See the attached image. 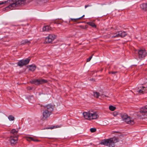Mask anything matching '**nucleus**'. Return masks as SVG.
Segmentation results:
<instances>
[{
	"label": "nucleus",
	"mask_w": 147,
	"mask_h": 147,
	"mask_svg": "<svg viewBox=\"0 0 147 147\" xmlns=\"http://www.w3.org/2000/svg\"><path fill=\"white\" fill-rule=\"evenodd\" d=\"M118 141L119 140L117 138L113 137L108 139L102 140L100 144L109 147H114L115 146V143Z\"/></svg>",
	"instance_id": "nucleus-1"
},
{
	"label": "nucleus",
	"mask_w": 147,
	"mask_h": 147,
	"mask_svg": "<svg viewBox=\"0 0 147 147\" xmlns=\"http://www.w3.org/2000/svg\"><path fill=\"white\" fill-rule=\"evenodd\" d=\"M7 2L9 3L10 5L6 7V9H7L8 8L12 9L13 8L20 6L24 3L23 0H9L7 1Z\"/></svg>",
	"instance_id": "nucleus-2"
},
{
	"label": "nucleus",
	"mask_w": 147,
	"mask_h": 147,
	"mask_svg": "<svg viewBox=\"0 0 147 147\" xmlns=\"http://www.w3.org/2000/svg\"><path fill=\"white\" fill-rule=\"evenodd\" d=\"M127 35L126 32L123 31L113 32L111 33L110 37L113 38H115L123 37Z\"/></svg>",
	"instance_id": "nucleus-3"
},
{
	"label": "nucleus",
	"mask_w": 147,
	"mask_h": 147,
	"mask_svg": "<svg viewBox=\"0 0 147 147\" xmlns=\"http://www.w3.org/2000/svg\"><path fill=\"white\" fill-rule=\"evenodd\" d=\"M123 120L127 123L133 125L134 124V122L133 119L125 113L124 114L121 115Z\"/></svg>",
	"instance_id": "nucleus-4"
},
{
	"label": "nucleus",
	"mask_w": 147,
	"mask_h": 147,
	"mask_svg": "<svg viewBox=\"0 0 147 147\" xmlns=\"http://www.w3.org/2000/svg\"><path fill=\"white\" fill-rule=\"evenodd\" d=\"M136 52L138 53V57L140 60L144 58L147 54L146 51L144 49H139L136 51Z\"/></svg>",
	"instance_id": "nucleus-5"
},
{
	"label": "nucleus",
	"mask_w": 147,
	"mask_h": 147,
	"mask_svg": "<svg viewBox=\"0 0 147 147\" xmlns=\"http://www.w3.org/2000/svg\"><path fill=\"white\" fill-rule=\"evenodd\" d=\"M47 81L43 79H35L32 80L30 81L31 83L34 84L36 85L39 84H42L44 83H46L47 82Z\"/></svg>",
	"instance_id": "nucleus-6"
},
{
	"label": "nucleus",
	"mask_w": 147,
	"mask_h": 147,
	"mask_svg": "<svg viewBox=\"0 0 147 147\" xmlns=\"http://www.w3.org/2000/svg\"><path fill=\"white\" fill-rule=\"evenodd\" d=\"M30 60V59L28 58L21 60L18 62V65L20 67H22L24 65L28 64Z\"/></svg>",
	"instance_id": "nucleus-7"
},
{
	"label": "nucleus",
	"mask_w": 147,
	"mask_h": 147,
	"mask_svg": "<svg viewBox=\"0 0 147 147\" xmlns=\"http://www.w3.org/2000/svg\"><path fill=\"white\" fill-rule=\"evenodd\" d=\"M56 38V36L54 34H50L45 38V41L47 43H50Z\"/></svg>",
	"instance_id": "nucleus-8"
},
{
	"label": "nucleus",
	"mask_w": 147,
	"mask_h": 147,
	"mask_svg": "<svg viewBox=\"0 0 147 147\" xmlns=\"http://www.w3.org/2000/svg\"><path fill=\"white\" fill-rule=\"evenodd\" d=\"M51 114V111L45 109L43 112L42 119L43 120L46 119L47 118L50 116Z\"/></svg>",
	"instance_id": "nucleus-9"
},
{
	"label": "nucleus",
	"mask_w": 147,
	"mask_h": 147,
	"mask_svg": "<svg viewBox=\"0 0 147 147\" xmlns=\"http://www.w3.org/2000/svg\"><path fill=\"white\" fill-rule=\"evenodd\" d=\"M18 135H16L15 136H11L10 138L9 142L12 145H13L17 143V140H18Z\"/></svg>",
	"instance_id": "nucleus-10"
},
{
	"label": "nucleus",
	"mask_w": 147,
	"mask_h": 147,
	"mask_svg": "<svg viewBox=\"0 0 147 147\" xmlns=\"http://www.w3.org/2000/svg\"><path fill=\"white\" fill-rule=\"evenodd\" d=\"M138 90L137 92L140 94H143L145 92V88L144 86H142V85H141V86L138 87Z\"/></svg>",
	"instance_id": "nucleus-11"
},
{
	"label": "nucleus",
	"mask_w": 147,
	"mask_h": 147,
	"mask_svg": "<svg viewBox=\"0 0 147 147\" xmlns=\"http://www.w3.org/2000/svg\"><path fill=\"white\" fill-rule=\"evenodd\" d=\"M98 117V116L96 113L95 112L92 113H90V120L96 119Z\"/></svg>",
	"instance_id": "nucleus-12"
},
{
	"label": "nucleus",
	"mask_w": 147,
	"mask_h": 147,
	"mask_svg": "<svg viewBox=\"0 0 147 147\" xmlns=\"http://www.w3.org/2000/svg\"><path fill=\"white\" fill-rule=\"evenodd\" d=\"M84 118L86 119L90 120V113L89 112H84L83 113Z\"/></svg>",
	"instance_id": "nucleus-13"
},
{
	"label": "nucleus",
	"mask_w": 147,
	"mask_h": 147,
	"mask_svg": "<svg viewBox=\"0 0 147 147\" xmlns=\"http://www.w3.org/2000/svg\"><path fill=\"white\" fill-rule=\"evenodd\" d=\"M45 109L51 112L53 110V107L51 104H48L45 107Z\"/></svg>",
	"instance_id": "nucleus-14"
},
{
	"label": "nucleus",
	"mask_w": 147,
	"mask_h": 147,
	"mask_svg": "<svg viewBox=\"0 0 147 147\" xmlns=\"http://www.w3.org/2000/svg\"><path fill=\"white\" fill-rule=\"evenodd\" d=\"M140 8L144 11L147 10V3H144L140 5Z\"/></svg>",
	"instance_id": "nucleus-15"
},
{
	"label": "nucleus",
	"mask_w": 147,
	"mask_h": 147,
	"mask_svg": "<svg viewBox=\"0 0 147 147\" xmlns=\"http://www.w3.org/2000/svg\"><path fill=\"white\" fill-rule=\"evenodd\" d=\"M51 29V27L49 26H45L42 28V30L44 31L48 32Z\"/></svg>",
	"instance_id": "nucleus-16"
},
{
	"label": "nucleus",
	"mask_w": 147,
	"mask_h": 147,
	"mask_svg": "<svg viewBox=\"0 0 147 147\" xmlns=\"http://www.w3.org/2000/svg\"><path fill=\"white\" fill-rule=\"evenodd\" d=\"M140 112L144 113L147 112V105L144 107H142L140 109Z\"/></svg>",
	"instance_id": "nucleus-17"
},
{
	"label": "nucleus",
	"mask_w": 147,
	"mask_h": 147,
	"mask_svg": "<svg viewBox=\"0 0 147 147\" xmlns=\"http://www.w3.org/2000/svg\"><path fill=\"white\" fill-rule=\"evenodd\" d=\"M18 133V131H17L15 129H12L11 131V134H12L13 135V136H15L16 135H18L17 134Z\"/></svg>",
	"instance_id": "nucleus-18"
},
{
	"label": "nucleus",
	"mask_w": 147,
	"mask_h": 147,
	"mask_svg": "<svg viewBox=\"0 0 147 147\" xmlns=\"http://www.w3.org/2000/svg\"><path fill=\"white\" fill-rule=\"evenodd\" d=\"M87 24H88L90 26L92 27L93 28H96V26L95 24L92 22H89L87 23Z\"/></svg>",
	"instance_id": "nucleus-19"
},
{
	"label": "nucleus",
	"mask_w": 147,
	"mask_h": 147,
	"mask_svg": "<svg viewBox=\"0 0 147 147\" xmlns=\"http://www.w3.org/2000/svg\"><path fill=\"white\" fill-rule=\"evenodd\" d=\"M36 68V66L35 65H30L29 69L31 71H34Z\"/></svg>",
	"instance_id": "nucleus-20"
},
{
	"label": "nucleus",
	"mask_w": 147,
	"mask_h": 147,
	"mask_svg": "<svg viewBox=\"0 0 147 147\" xmlns=\"http://www.w3.org/2000/svg\"><path fill=\"white\" fill-rule=\"evenodd\" d=\"M27 138L29 139H30L31 140L34 141L35 142H38L40 141L37 139H34L32 137H27Z\"/></svg>",
	"instance_id": "nucleus-21"
},
{
	"label": "nucleus",
	"mask_w": 147,
	"mask_h": 147,
	"mask_svg": "<svg viewBox=\"0 0 147 147\" xmlns=\"http://www.w3.org/2000/svg\"><path fill=\"white\" fill-rule=\"evenodd\" d=\"M61 125H60V126L58 125H56V126H54L53 127H48L47 128V129H52L54 128H55L57 127H61Z\"/></svg>",
	"instance_id": "nucleus-22"
},
{
	"label": "nucleus",
	"mask_w": 147,
	"mask_h": 147,
	"mask_svg": "<svg viewBox=\"0 0 147 147\" xmlns=\"http://www.w3.org/2000/svg\"><path fill=\"white\" fill-rule=\"evenodd\" d=\"M8 119L10 121H12L14 120V117L11 115H9L8 117Z\"/></svg>",
	"instance_id": "nucleus-23"
},
{
	"label": "nucleus",
	"mask_w": 147,
	"mask_h": 147,
	"mask_svg": "<svg viewBox=\"0 0 147 147\" xmlns=\"http://www.w3.org/2000/svg\"><path fill=\"white\" fill-rule=\"evenodd\" d=\"M109 109L111 111H113L116 109V107H115L112 105L110 106L109 107Z\"/></svg>",
	"instance_id": "nucleus-24"
},
{
	"label": "nucleus",
	"mask_w": 147,
	"mask_h": 147,
	"mask_svg": "<svg viewBox=\"0 0 147 147\" xmlns=\"http://www.w3.org/2000/svg\"><path fill=\"white\" fill-rule=\"evenodd\" d=\"M94 96L96 98L100 96L99 93L97 92H94Z\"/></svg>",
	"instance_id": "nucleus-25"
},
{
	"label": "nucleus",
	"mask_w": 147,
	"mask_h": 147,
	"mask_svg": "<svg viewBox=\"0 0 147 147\" xmlns=\"http://www.w3.org/2000/svg\"><path fill=\"white\" fill-rule=\"evenodd\" d=\"M30 41L28 40H25L23 41H22V44L23 45H24L25 44H26V43H30Z\"/></svg>",
	"instance_id": "nucleus-26"
},
{
	"label": "nucleus",
	"mask_w": 147,
	"mask_h": 147,
	"mask_svg": "<svg viewBox=\"0 0 147 147\" xmlns=\"http://www.w3.org/2000/svg\"><path fill=\"white\" fill-rule=\"evenodd\" d=\"M90 131L92 132H94L96 131V129L95 128H91L90 129Z\"/></svg>",
	"instance_id": "nucleus-27"
},
{
	"label": "nucleus",
	"mask_w": 147,
	"mask_h": 147,
	"mask_svg": "<svg viewBox=\"0 0 147 147\" xmlns=\"http://www.w3.org/2000/svg\"><path fill=\"white\" fill-rule=\"evenodd\" d=\"M79 27L81 28H82V29H86L87 28V27H86V26H84L81 25V26H79Z\"/></svg>",
	"instance_id": "nucleus-28"
},
{
	"label": "nucleus",
	"mask_w": 147,
	"mask_h": 147,
	"mask_svg": "<svg viewBox=\"0 0 147 147\" xmlns=\"http://www.w3.org/2000/svg\"><path fill=\"white\" fill-rule=\"evenodd\" d=\"M78 19H80V18H75V19L71 18L70 19V20H71L74 21L75 22H76L77 20H78Z\"/></svg>",
	"instance_id": "nucleus-29"
},
{
	"label": "nucleus",
	"mask_w": 147,
	"mask_h": 147,
	"mask_svg": "<svg viewBox=\"0 0 147 147\" xmlns=\"http://www.w3.org/2000/svg\"><path fill=\"white\" fill-rule=\"evenodd\" d=\"M92 56H90L87 59V62L89 61L91 59H92Z\"/></svg>",
	"instance_id": "nucleus-30"
},
{
	"label": "nucleus",
	"mask_w": 147,
	"mask_h": 147,
	"mask_svg": "<svg viewBox=\"0 0 147 147\" xmlns=\"http://www.w3.org/2000/svg\"><path fill=\"white\" fill-rule=\"evenodd\" d=\"M118 114V113L117 112H114L113 113V115L114 116H116Z\"/></svg>",
	"instance_id": "nucleus-31"
},
{
	"label": "nucleus",
	"mask_w": 147,
	"mask_h": 147,
	"mask_svg": "<svg viewBox=\"0 0 147 147\" xmlns=\"http://www.w3.org/2000/svg\"><path fill=\"white\" fill-rule=\"evenodd\" d=\"M117 71H111L109 72V74H115L116 73H117Z\"/></svg>",
	"instance_id": "nucleus-32"
},
{
	"label": "nucleus",
	"mask_w": 147,
	"mask_h": 147,
	"mask_svg": "<svg viewBox=\"0 0 147 147\" xmlns=\"http://www.w3.org/2000/svg\"><path fill=\"white\" fill-rule=\"evenodd\" d=\"M7 3V1H5L4 2H3L0 3V5H2V4H3L5 3Z\"/></svg>",
	"instance_id": "nucleus-33"
},
{
	"label": "nucleus",
	"mask_w": 147,
	"mask_h": 147,
	"mask_svg": "<svg viewBox=\"0 0 147 147\" xmlns=\"http://www.w3.org/2000/svg\"><path fill=\"white\" fill-rule=\"evenodd\" d=\"M102 97L104 98L105 97H108V96L106 95H104V94H102L101 95H100Z\"/></svg>",
	"instance_id": "nucleus-34"
},
{
	"label": "nucleus",
	"mask_w": 147,
	"mask_h": 147,
	"mask_svg": "<svg viewBox=\"0 0 147 147\" xmlns=\"http://www.w3.org/2000/svg\"><path fill=\"white\" fill-rule=\"evenodd\" d=\"M90 5H85V8H86L87 7H90Z\"/></svg>",
	"instance_id": "nucleus-35"
},
{
	"label": "nucleus",
	"mask_w": 147,
	"mask_h": 147,
	"mask_svg": "<svg viewBox=\"0 0 147 147\" xmlns=\"http://www.w3.org/2000/svg\"><path fill=\"white\" fill-rule=\"evenodd\" d=\"M84 15H83L82 16V17H80V18H80V19L84 17Z\"/></svg>",
	"instance_id": "nucleus-36"
},
{
	"label": "nucleus",
	"mask_w": 147,
	"mask_h": 147,
	"mask_svg": "<svg viewBox=\"0 0 147 147\" xmlns=\"http://www.w3.org/2000/svg\"><path fill=\"white\" fill-rule=\"evenodd\" d=\"M100 4L101 5H104V4H102V3H101V4Z\"/></svg>",
	"instance_id": "nucleus-37"
},
{
	"label": "nucleus",
	"mask_w": 147,
	"mask_h": 147,
	"mask_svg": "<svg viewBox=\"0 0 147 147\" xmlns=\"http://www.w3.org/2000/svg\"><path fill=\"white\" fill-rule=\"evenodd\" d=\"M90 144L91 145H92V143H90Z\"/></svg>",
	"instance_id": "nucleus-38"
},
{
	"label": "nucleus",
	"mask_w": 147,
	"mask_h": 147,
	"mask_svg": "<svg viewBox=\"0 0 147 147\" xmlns=\"http://www.w3.org/2000/svg\"><path fill=\"white\" fill-rule=\"evenodd\" d=\"M83 22H81V23H83Z\"/></svg>",
	"instance_id": "nucleus-39"
}]
</instances>
